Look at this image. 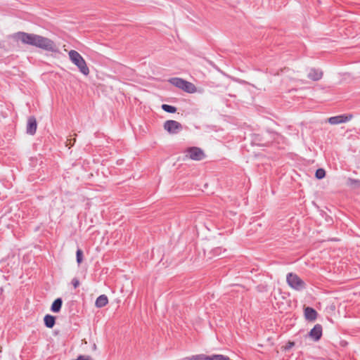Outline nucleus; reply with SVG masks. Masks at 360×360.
<instances>
[{
	"instance_id": "f257e3e1",
	"label": "nucleus",
	"mask_w": 360,
	"mask_h": 360,
	"mask_svg": "<svg viewBox=\"0 0 360 360\" xmlns=\"http://www.w3.org/2000/svg\"><path fill=\"white\" fill-rule=\"evenodd\" d=\"M70 60L75 65L79 70L84 75L89 74V69L83 57L75 50H71L68 53Z\"/></svg>"
},
{
	"instance_id": "f03ea898",
	"label": "nucleus",
	"mask_w": 360,
	"mask_h": 360,
	"mask_svg": "<svg viewBox=\"0 0 360 360\" xmlns=\"http://www.w3.org/2000/svg\"><path fill=\"white\" fill-rule=\"evenodd\" d=\"M38 35L33 33L18 32L14 34L13 37L17 41H20L23 44L37 46Z\"/></svg>"
},
{
	"instance_id": "7ed1b4c3",
	"label": "nucleus",
	"mask_w": 360,
	"mask_h": 360,
	"mask_svg": "<svg viewBox=\"0 0 360 360\" xmlns=\"http://www.w3.org/2000/svg\"><path fill=\"white\" fill-rule=\"evenodd\" d=\"M36 47L50 52L58 51L57 46L53 40L41 35H38Z\"/></svg>"
},
{
	"instance_id": "20e7f679",
	"label": "nucleus",
	"mask_w": 360,
	"mask_h": 360,
	"mask_svg": "<svg viewBox=\"0 0 360 360\" xmlns=\"http://www.w3.org/2000/svg\"><path fill=\"white\" fill-rule=\"evenodd\" d=\"M287 283L292 289L301 291L306 288V283L297 274L289 273L286 276Z\"/></svg>"
},
{
	"instance_id": "39448f33",
	"label": "nucleus",
	"mask_w": 360,
	"mask_h": 360,
	"mask_svg": "<svg viewBox=\"0 0 360 360\" xmlns=\"http://www.w3.org/2000/svg\"><path fill=\"white\" fill-rule=\"evenodd\" d=\"M182 125L175 120H167L164 123V129L169 134H175L179 133L182 129Z\"/></svg>"
},
{
	"instance_id": "423d86ee",
	"label": "nucleus",
	"mask_w": 360,
	"mask_h": 360,
	"mask_svg": "<svg viewBox=\"0 0 360 360\" xmlns=\"http://www.w3.org/2000/svg\"><path fill=\"white\" fill-rule=\"evenodd\" d=\"M186 157L193 160H201L204 158L205 154L203 151L198 147H191L186 150Z\"/></svg>"
},
{
	"instance_id": "0eeeda50",
	"label": "nucleus",
	"mask_w": 360,
	"mask_h": 360,
	"mask_svg": "<svg viewBox=\"0 0 360 360\" xmlns=\"http://www.w3.org/2000/svg\"><path fill=\"white\" fill-rule=\"evenodd\" d=\"M352 117V115H341L334 116V117H331L328 119V122L330 124H333V125L338 124L345 123V122H348L349 120H351Z\"/></svg>"
},
{
	"instance_id": "6e6552de",
	"label": "nucleus",
	"mask_w": 360,
	"mask_h": 360,
	"mask_svg": "<svg viewBox=\"0 0 360 360\" xmlns=\"http://www.w3.org/2000/svg\"><path fill=\"white\" fill-rule=\"evenodd\" d=\"M322 335V326L320 324H316L314 327L310 330L309 336L311 339L315 341H318Z\"/></svg>"
},
{
	"instance_id": "1a4fd4ad",
	"label": "nucleus",
	"mask_w": 360,
	"mask_h": 360,
	"mask_svg": "<svg viewBox=\"0 0 360 360\" xmlns=\"http://www.w3.org/2000/svg\"><path fill=\"white\" fill-rule=\"evenodd\" d=\"M37 120L34 117H30L27 120V133L34 135L37 131Z\"/></svg>"
},
{
	"instance_id": "9d476101",
	"label": "nucleus",
	"mask_w": 360,
	"mask_h": 360,
	"mask_svg": "<svg viewBox=\"0 0 360 360\" xmlns=\"http://www.w3.org/2000/svg\"><path fill=\"white\" fill-rule=\"evenodd\" d=\"M323 76V72L321 70L312 68L309 70V72L308 73V78L313 81H318L320 79H321Z\"/></svg>"
},
{
	"instance_id": "9b49d317",
	"label": "nucleus",
	"mask_w": 360,
	"mask_h": 360,
	"mask_svg": "<svg viewBox=\"0 0 360 360\" xmlns=\"http://www.w3.org/2000/svg\"><path fill=\"white\" fill-rule=\"evenodd\" d=\"M304 316L308 321H314L317 317V312L313 308L307 307L304 309Z\"/></svg>"
},
{
	"instance_id": "f8f14e48",
	"label": "nucleus",
	"mask_w": 360,
	"mask_h": 360,
	"mask_svg": "<svg viewBox=\"0 0 360 360\" xmlns=\"http://www.w3.org/2000/svg\"><path fill=\"white\" fill-rule=\"evenodd\" d=\"M108 303V299L106 295H101L98 297H97L95 305L98 308H101L105 307Z\"/></svg>"
},
{
	"instance_id": "ddd939ff",
	"label": "nucleus",
	"mask_w": 360,
	"mask_h": 360,
	"mask_svg": "<svg viewBox=\"0 0 360 360\" xmlns=\"http://www.w3.org/2000/svg\"><path fill=\"white\" fill-rule=\"evenodd\" d=\"M169 82L174 85L176 87H178L181 89H182L184 85L185 84L186 80L178 78V77H174L169 79Z\"/></svg>"
},
{
	"instance_id": "4468645a",
	"label": "nucleus",
	"mask_w": 360,
	"mask_h": 360,
	"mask_svg": "<svg viewBox=\"0 0 360 360\" xmlns=\"http://www.w3.org/2000/svg\"><path fill=\"white\" fill-rule=\"evenodd\" d=\"M44 324L49 328H52L56 323V319L53 316L47 314L44 318Z\"/></svg>"
},
{
	"instance_id": "2eb2a0df",
	"label": "nucleus",
	"mask_w": 360,
	"mask_h": 360,
	"mask_svg": "<svg viewBox=\"0 0 360 360\" xmlns=\"http://www.w3.org/2000/svg\"><path fill=\"white\" fill-rule=\"evenodd\" d=\"M62 304H63L62 299L57 298L56 300H54V302H53V304L51 305V311L53 312L60 311Z\"/></svg>"
},
{
	"instance_id": "dca6fc26",
	"label": "nucleus",
	"mask_w": 360,
	"mask_h": 360,
	"mask_svg": "<svg viewBox=\"0 0 360 360\" xmlns=\"http://www.w3.org/2000/svg\"><path fill=\"white\" fill-rule=\"evenodd\" d=\"M182 90L188 93H194L196 91V87L192 83L186 81Z\"/></svg>"
},
{
	"instance_id": "f3484780",
	"label": "nucleus",
	"mask_w": 360,
	"mask_h": 360,
	"mask_svg": "<svg viewBox=\"0 0 360 360\" xmlns=\"http://www.w3.org/2000/svg\"><path fill=\"white\" fill-rule=\"evenodd\" d=\"M347 186L352 188H358L360 187V180L349 178L347 180Z\"/></svg>"
},
{
	"instance_id": "a211bd4d",
	"label": "nucleus",
	"mask_w": 360,
	"mask_h": 360,
	"mask_svg": "<svg viewBox=\"0 0 360 360\" xmlns=\"http://www.w3.org/2000/svg\"><path fill=\"white\" fill-rule=\"evenodd\" d=\"M183 360H208V356L205 354H197L186 357Z\"/></svg>"
},
{
	"instance_id": "6ab92c4d",
	"label": "nucleus",
	"mask_w": 360,
	"mask_h": 360,
	"mask_svg": "<svg viewBox=\"0 0 360 360\" xmlns=\"http://www.w3.org/2000/svg\"><path fill=\"white\" fill-rule=\"evenodd\" d=\"M208 360H231L229 357L222 354H214L208 356Z\"/></svg>"
},
{
	"instance_id": "aec40b11",
	"label": "nucleus",
	"mask_w": 360,
	"mask_h": 360,
	"mask_svg": "<svg viewBox=\"0 0 360 360\" xmlns=\"http://www.w3.org/2000/svg\"><path fill=\"white\" fill-rule=\"evenodd\" d=\"M162 109L165 110V112H169V113H174L176 112V108L172 105H169L167 104H163L162 105Z\"/></svg>"
},
{
	"instance_id": "412c9836",
	"label": "nucleus",
	"mask_w": 360,
	"mask_h": 360,
	"mask_svg": "<svg viewBox=\"0 0 360 360\" xmlns=\"http://www.w3.org/2000/svg\"><path fill=\"white\" fill-rule=\"evenodd\" d=\"M316 177L319 179H323L326 175V172L323 169H318L316 171Z\"/></svg>"
},
{
	"instance_id": "4be33fe9",
	"label": "nucleus",
	"mask_w": 360,
	"mask_h": 360,
	"mask_svg": "<svg viewBox=\"0 0 360 360\" xmlns=\"http://www.w3.org/2000/svg\"><path fill=\"white\" fill-rule=\"evenodd\" d=\"M77 262L79 264L83 260V252L82 250L78 249L76 252Z\"/></svg>"
},
{
	"instance_id": "5701e85b",
	"label": "nucleus",
	"mask_w": 360,
	"mask_h": 360,
	"mask_svg": "<svg viewBox=\"0 0 360 360\" xmlns=\"http://www.w3.org/2000/svg\"><path fill=\"white\" fill-rule=\"evenodd\" d=\"M71 283L73 285L74 288H77V287H79L80 284L79 281L77 278H72Z\"/></svg>"
},
{
	"instance_id": "b1692460",
	"label": "nucleus",
	"mask_w": 360,
	"mask_h": 360,
	"mask_svg": "<svg viewBox=\"0 0 360 360\" xmlns=\"http://www.w3.org/2000/svg\"><path fill=\"white\" fill-rule=\"evenodd\" d=\"M295 345V342H290L289 341L285 346V350H289L290 349H291L293 346Z\"/></svg>"
},
{
	"instance_id": "393cba45",
	"label": "nucleus",
	"mask_w": 360,
	"mask_h": 360,
	"mask_svg": "<svg viewBox=\"0 0 360 360\" xmlns=\"http://www.w3.org/2000/svg\"><path fill=\"white\" fill-rule=\"evenodd\" d=\"M213 251L214 255H219L221 252V248H217Z\"/></svg>"
},
{
	"instance_id": "a878e982",
	"label": "nucleus",
	"mask_w": 360,
	"mask_h": 360,
	"mask_svg": "<svg viewBox=\"0 0 360 360\" xmlns=\"http://www.w3.org/2000/svg\"><path fill=\"white\" fill-rule=\"evenodd\" d=\"M68 141H70V143H67V146L68 144H70V146H72L75 143V142L76 141V139H73V143L72 144L71 143V139L67 141V142H68Z\"/></svg>"
},
{
	"instance_id": "bb28decb",
	"label": "nucleus",
	"mask_w": 360,
	"mask_h": 360,
	"mask_svg": "<svg viewBox=\"0 0 360 360\" xmlns=\"http://www.w3.org/2000/svg\"><path fill=\"white\" fill-rule=\"evenodd\" d=\"M89 360H90V358L89 359Z\"/></svg>"
}]
</instances>
